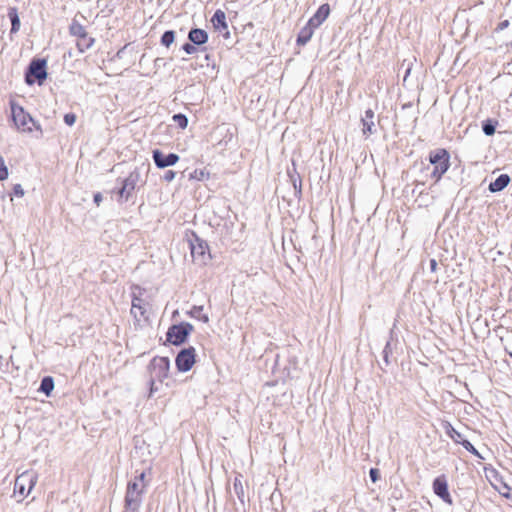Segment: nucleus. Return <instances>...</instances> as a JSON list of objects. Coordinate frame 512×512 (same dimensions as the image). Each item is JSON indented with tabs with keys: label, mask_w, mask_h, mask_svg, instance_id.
Here are the masks:
<instances>
[{
	"label": "nucleus",
	"mask_w": 512,
	"mask_h": 512,
	"mask_svg": "<svg viewBox=\"0 0 512 512\" xmlns=\"http://www.w3.org/2000/svg\"><path fill=\"white\" fill-rule=\"evenodd\" d=\"M10 106L12 120L18 131L30 133L35 129L42 132L41 126L36 123L29 113L24 111L23 107L14 102H11Z\"/></svg>",
	"instance_id": "obj_1"
},
{
	"label": "nucleus",
	"mask_w": 512,
	"mask_h": 512,
	"mask_svg": "<svg viewBox=\"0 0 512 512\" xmlns=\"http://www.w3.org/2000/svg\"><path fill=\"white\" fill-rule=\"evenodd\" d=\"M145 487V483H138V481L128 482L124 499L126 510L131 512H137L139 510Z\"/></svg>",
	"instance_id": "obj_2"
},
{
	"label": "nucleus",
	"mask_w": 512,
	"mask_h": 512,
	"mask_svg": "<svg viewBox=\"0 0 512 512\" xmlns=\"http://www.w3.org/2000/svg\"><path fill=\"white\" fill-rule=\"evenodd\" d=\"M450 155L446 149H436L429 154V162L434 166L431 176L439 181L450 167Z\"/></svg>",
	"instance_id": "obj_3"
},
{
	"label": "nucleus",
	"mask_w": 512,
	"mask_h": 512,
	"mask_svg": "<svg viewBox=\"0 0 512 512\" xmlns=\"http://www.w3.org/2000/svg\"><path fill=\"white\" fill-rule=\"evenodd\" d=\"M47 62L45 59H33L25 73V82L32 85L37 82L42 85L47 78Z\"/></svg>",
	"instance_id": "obj_4"
},
{
	"label": "nucleus",
	"mask_w": 512,
	"mask_h": 512,
	"mask_svg": "<svg viewBox=\"0 0 512 512\" xmlns=\"http://www.w3.org/2000/svg\"><path fill=\"white\" fill-rule=\"evenodd\" d=\"M193 330L194 327L189 322H181L179 324L172 325L168 328L166 340L175 346H180L186 342L188 336Z\"/></svg>",
	"instance_id": "obj_5"
},
{
	"label": "nucleus",
	"mask_w": 512,
	"mask_h": 512,
	"mask_svg": "<svg viewBox=\"0 0 512 512\" xmlns=\"http://www.w3.org/2000/svg\"><path fill=\"white\" fill-rule=\"evenodd\" d=\"M140 182L141 173L138 168H135L122 181V186L117 190L118 202L122 203L128 201Z\"/></svg>",
	"instance_id": "obj_6"
},
{
	"label": "nucleus",
	"mask_w": 512,
	"mask_h": 512,
	"mask_svg": "<svg viewBox=\"0 0 512 512\" xmlns=\"http://www.w3.org/2000/svg\"><path fill=\"white\" fill-rule=\"evenodd\" d=\"M148 369L153 380L163 382L169 375L170 360L168 357H154Z\"/></svg>",
	"instance_id": "obj_7"
},
{
	"label": "nucleus",
	"mask_w": 512,
	"mask_h": 512,
	"mask_svg": "<svg viewBox=\"0 0 512 512\" xmlns=\"http://www.w3.org/2000/svg\"><path fill=\"white\" fill-rule=\"evenodd\" d=\"M37 482V475L31 472H24L17 477L14 485V492L27 496Z\"/></svg>",
	"instance_id": "obj_8"
},
{
	"label": "nucleus",
	"mask_w": 512,
	"mask_h": 512,
	"mask_svg": "<svg viewBox=\"0 0 512 512\" xmlns=\"http://www.w3.org/2000/svg\"><path fill=\"white\" fill-rule=\"evenodd\" d=\"M196 358L195 348L190 346L188 348L182 349L176 356L175 364L179 372H187L189 371L194 363Z\"/></svg>",
	"instance_id": "obj_9"
},
{
	"label": "nucleus",
	"mask_w": 512,
	"mask_h": 512,
	"mask_svg": "<svg viewBox=\"0 0 512 512\" xmlns=\"http://www.w3.org/2000/svg\"><path fill=\"white\" fill-rule=\"evenodd\" d=\"M433 492L437 495L443 502L452 505L453 500L448 490V482L445 476L436 477L433 480Z\"/></svg>",
	"instance_id": "obj_10"
},
{
	"label": "nucleus",
	"mask_w": 512,
	"mask_h": 512,
	"mask_svg": "<svg viewBox=\"0 0 512 512\" xmlns=\"http://www.w3.org/2000/svg\"><path fill=\"white\" fill-rule=\"evenodd\" d=\"M155 165L160 168H166L175 165L179 161V156L175 153L165 155L162 151L156 149L152 153Z\"/></svg>",
	"instance_id": "obj_11"
},
{
	"label": "nucleus",
	"mask_w": 512,
	"mask_h": 512,
	"mask_svg": "<svg viewBox=\"0 0 512 512\" xmlns=\"http://www.w3.org/2000/svg\"><path fill=\"white\" fill-rule=\"evenodd\" d=\"M190 249L195 261L205 262L208 245L204 240L195 236V240L190 242Z\"/></svg>",
	"instance_id": "obj_12"
},
{
	"label": "nucleus",
	"mask_w": 512,
	"mask_h": 512,
	"mask_svg": "<svg viewBox=\"0 0 512 512\" xmlns=\"http://www.w3.org/2000/svg\"><path fill=\"white\" fill-rule=\"evenodd\" d=\"M375 113L372 109H367L361 118L362 133L365 137L376 133V125L374 122Z\"/></svg>",
	"instance_id": "obj_13"
},
{
	"label": "nucleus",
	"mask_w": 512,
	"mask_h": 512,
	"mask_svg": "<svg viewBox=\"0 0 512 512\" xmlns=\"http://www.w3.org/2000/svg\"><path fill=\"white\" fill-rule=\"evenodd\" d=\"M330 14V6L325 3L322 4L315 14L308 20V23L312 28H318L329 16Z\"/></svg>",
	"instance_id": "obj_14"
},
{
	"label": "nucleus",
	"mask_w": 512,
	"mask_h": 512,
	"mask_svg": "<svg viewBox=\"0 0 512 512\" xmlns=\"http://www.w3.org/2000/svg\"><path fill=\"white\" fill-rule=\"evenodd\" d=\"M188 39L194 45H203L208 41V33L200 28H192L188 33Z\"/></svg>",
	"instance_id": "obj_15"
},
{
	"label": "nucleus",
	"mask_w": 512,
	"mask_h": 512,
	"mask_svg": "<svg viewBox=\"0 0 512 512\" xmlns=\"http://www.w3.org/2000/svg\"><path fill=\"white\" fill-rule=\"evenodd\" d=\"M146 309L144 307V301L140 297L136 296L133 293L132 297V306H131V314L135 319L140 320L141 318H145Z\"/></svg>",
	"instance_id": "obj_16"
},
{
	"label": "nucleus",
	"mask_w": 512,
	"mask_h": 512,
	"mask_svg": "<svg viewBox=\"0 0 512 512\" xmlns=\"http://www.w3.org/2000/svg\"><path fill=\"white\" fill-rule=\"evenodd\" d=\"M510 177L508 174L499 175L493 182L489 184V191L492 193L500 192L508 186Z\"/></svg>",
	"instance_id": "obj_17"
},
{
	"label": "nucleus",
	"mask_w": 512,
	"mask_h": 512,
	"mask_svg": "<svg viewBox=\"0 0 512 512\" xmlns=\"http://www.w3.org/2000/svg\"><path fill=\"white\" fill-rule=\"evenodd\" d=\"M316 28H312L310 24L307 22V24L300 30L298 37H297V44L298 45H305L307 44L311 37L314 34Z\"/></svg>",
	"instance_id": "obj_18"
},
{
	"label": "nucleus",
	"mask_w": 512,
	"mask_h": 512,
	"mask_svg": "<svg viewBox=\"0 0 512 512\" xmlns=\"http://www.w3.org/2000/svg\"><path fill=\"white\" fill-rule=\"evenodd\" d=\"M211 21L213 23V26L218 30L227 29L228 27L226 22V15L224 11L220 9L215 11Z\"/></svg>",
	"instance_id": "obj_19"
},
{
	"label": "nucleus",
	"mask_w": 512,
	"mask_h": 512,
	"mask_svg": "<svg viewBox=\"0 0 512 512\" xmlns=\"http://www.w3.org/2000/svg\"><path fill=\"white\" fill-rule=\"evenodd\" d=\"M445 433L457 444H461L465 438L449 422L444 424Z\"/></svg>",
	"instance_id": "obj_20"
},
{
	"label": "nucleus",
	"mask_w": 512,
	"mask_h": 512,
	"mask_svg": "<svg viewBox=\"0 0 512 512\" xmlns=\"http://www.w3.org/2000/svg\"><path fill=\"white\" fill-rule=\"evenodd\" d=\"M241 475L236 476L233 483L234 492L242 505L245 504V491L240 479Z\"/></svg>",
	"instance_id": "obj_21"
},
{
	"label": "nucleus",
	"mask_w": 512,
	"mask_h": 512,
	"mask_svg": "<svg viewBox=\"0 0 512 512\" xmlns=\"http://www.w3.org/2000/svg\"><path fill=\"white\" fill-rule=\"evenodd\" d=\"M93 44H94V38L89 37L88 34H85L84 36L77 38L76 45H77L79 52H81V53H83L86 50H88L89 48H91Z\"/></svg>",
	"instance_id": "obj_22"
},
{
	"label": "nucleus",
	"mask_w": 512,
	"mask_h": 512,
	"mask_svg": "<svg viewBox=\"0 0 512 512\" xmlns=\"http://www.w3.org/2000/svg\"><path fill=\"white\" fill-rule=\"evenodd\" d=\"M188 315L192 318L202 321L203 323L209 322L208 315L203 313V306H193L191 310L188 312Z\"/></svg>",
	"instance_id": "obj_23"
},
{
	"label": "nucleus",
	"mask_w": 512,
	"mask_h": 512,
	"mask_svg": "<svg viewBox=\"0 0 512 512\" xmlns=\"http://www.w3.org/2000/svg\"><path fill=\"white\" fill-rule=\"evenodd\" d=\"M8 17L11 21V33L18 32L20 29V19L15 7L9 9Z\"/></svg>",
	"instance_id": "obj_24"
},
{
	"label": "nucleus",
	"mask_w": 512,
	"mask_h": 512,
	"mask_svg": "<svg viewBox=\"0 0 512 512\" xmlns=\"http://www.w3.org/2000/svg\"><path fill=\"white\" fill-rule=\"evenodd\" d=\"M54 389V380L51 376H45L40 383L39 391L49 396Z\"/></svg>",
	"instance_id": "obj_25"
},
{
	"label": "nucleus",
	"mask_w": 512,
	"mask_h": 512,
	"mask_svg": "<svg viewBox=\"0 0 512 512\" xmlns=\"http://www.w3.org/2000/svg\"><path fill=\"white\" fill-rule=\"evenodd\" d=\"M498 121L494 119H486L482 122V130L486 136H492L496 131Z\"/></svg>",
	"instance_id": "obj_26"
},
{
	"label": "nucleus",
	"mask_w": 512,
	"mask_h": 512,
	"mask_svg": "<svg viewBox=\"0 0 512 512\" xmlns=\"http://www.w3.org/2000/svg\"><path fill=\"white\" fill-rule=\"evenodd\" d=\"M69 32L72 36L77 38L84 36L87 34L86 29L83 25H81L78 21L73 20L70 27Z\"/></svg>",
	"instance_id": "obj_27"
},
{
	"label": "nucleus",
	"mask_w": 512,
	"mask_h": 512,
	"mask_svg": "<svg viewBox=\"0 0 512 512\" xmlns=\"http://www.w3.org/2000/svg\"><path fill=\"white\" fill-rule=\"evenodd\" d=\"M175 40V32L173 30L165 31L161 36V44L169 47Z\"/></svg>",
	"instance_id": "obj_28"
},
{
	"label": "nucleus",
	"mask_w": 512,
	"mask_h": 512,
	"mask_svg": "<svg viewBox=\"0 0 512 512\" xmlns=\"http://www.w3.org/2000/svg\"><path fill=\"white\" fill-rule=\"evenodd\" d=\"M172 119L181 129H185L188 125V118L185 114H174Z\"/></svg>",
	"instance_id": "obj_29"
},
{
	"label": "nucleus",
	"mask_w": 512,
	"mask_h": 512,
	"mask_svg": "<svg viewBox=\"0 0 512 512\" xmlns=\"http://www.w3.org/2000/svg\"><path fill=\"white\" fill-rule=\"evenodd\" d=\"M461 445L468 451L470 452L471 454H473L474 456H476L477 458L479 459H484V457L479 453V451L467 440H463V442L461 443Z\"/></svg>",
	"instance_id": "obj_30"
},
{
	"label": "nucleus",
	"mask_w": 512,
	"mask_h": 512,
	"mask_svg": "<svg viewBox=\"0 0 512 512\" xmlns=\"http://www.w3.org/2000/svg\"><path fill=\"white\" fill-rule=\"evenodd\" d=\"M8 168L5 165L4 158L0 155V181L6 180L8 178Z\"/></svg>",
	"instance_id": "obj_31"
},
{
	"label": "nucleus",
	"mask_w": 512,
	"mask_h": 512,
	"mask_svg": "<svg viewBox=\"0 0 512 512\" xmlns=\"http://www.w3.org/2000/svg\"><path fill=\"white\" fill-rule=\"evenodd\" d=\"M75 121H76V115L74 113H67L64 115V122L68 126L74 125Z\"/></svg>",
	"instance_id": "obj_32"
},
{
	"label": "nucleus",
	"mask_w": 512,
	"mask_h": 512,
	"mask_svg": "<svg viewBox=\"0 0 512 512\" xmlns=\"http://www.w3.org/2000/svg\"><path fill=\"white\" fill-rule=\"evenodd\" d=\"M182 49L189 55L191 54H194L196 51H197V48L195 47V45L191 42V43H185L183 46H182Z\"/></svg>",
	"instance_id": "obj_33"
},
{
	"label": "nucleus",
	"mask_w": 512,
	"mask_h": 512,
	"mask_svg": "<svg viewBox=\"0 0 512 512\" xmlns=\"http://www.w3.org/2000/svg\"><path fill=\"white\" fill-rule=\"evenodd\" d=\"M369 476H370V479L372 480V482H376L378 481L380 475H379V470L376 469V468H371L370 471H369Z\"/></svg>",
	"instance_id": "obj_34"
},
{
	"label": "nucleus",
	"mask_w": 512,
	"mask_h": 512,
	"mask_svg": "<svg viewBox=\"0 0 512 512\" xmlns=\"http://www.w3.org/2000/svg\"><path fill=\"white\" fill-rule=\"evenodd\" d=\"M176 176V173L172 170H167L163 175V180L166 182H171Z\"/></svg>",
	"instance_id": "obj_35"
},
{
	"label": "nucleus",
	"mask_w": 512,
	"mask_h": 512,
	"mask_svg": "<svg viewBox=\"0 0 512 512\" xmlns=\"http://www.w3.org/2000/svg\"><path fill=\"white\" fill-rule=\"evenodd\" d=\"M13 194L17 197H22L24 195V190L20 184H15L13 187Z\"/></svg>",
	"instance_id": "obj_36"
},
{
	"label": "nucleus",
	"mask_w": 512,
	"mask_h": 512,
	"mask_svg": "<svg viewBox=\"0 0 512 512\" xmlns=\"http://www.w3.org/2000/svg\"><path fill=\"white\" fill-rule=\"evenodd\" d=\"M205 174H206V173H205L203 170H200V171L195 170V171H194V174H192V175H191V177H192V178H196V179H198V180H203V179H204V177H205Z\"/></svg>",
	"instance_id": "obj_37"
},
{
	"label": "nucleus",
	"mask_w": 512,
	"mask_h": 512,
	"mask_svg": "<svg viewBox=\"0 0 512 512\" xmlns=\"http://www.w3.org/2000/svg\"><path fill=\"white\" fill-rule=\"evenodd\" d=\"M157 380H153V378L150 377L149 384H150V396L153 395L154 392L158 390V388L155 386V382Z\"/></svg>",
	"instance_id": "obj_38"
},
{
	"label": "nucleus",
	"mask_w": 512,
	"mask_h": 512,
	"mask_svg": "<svg viewBox=\"0 0 512 512\" xmlns=\"http://www.w3.org/2000/svg\"><path fill=\"white\" fill-rule=\"evenodd\" d=\"M509 26V21L508 20H504L502 22H500L498 24V27H497V30H504L505 28H507Z\"/></svg>",
	"instance_id": "obj_39"
},
{
	"label": "nucleus",
	"mask_w": 512,
	"mask_h": 512,
	"mask_svg": "<svg viewBox=\"0 0 512 512\" xmlns=\"http://www.w3.org/2000/svg\"><path fill=\"white\" fill-rule=\"evenodd\" d=\"M144 479H145V472H141L132 481H138V483H144Z\"/></svg>",
	"instance_id": "obj_40"
},
{
	"label": "nucleus",
	"mask_w": 512,
	"mask_h": 512,
	"mask_svg": "<svg viewBox=\"0 0 512 512\" xmlns=\"http://www.w3.org/2000/svg\"><path fill=\"white\" fill-rule=\"evenodd\" d=\"M93 200H94L95 204H96L97 206H99V205H100V202L102 201V195H101V193H99V192H98V193H96V194L94 195Z\"/></svg>",
	"instance_id": "obj_41"
},
{
	"label": "nucleus",
	"mask_w": 512,
	"mask_h": 512,
	"mask_svg": "<svg viewBox=\"0 0 512 512\" xmlns=\"http://www.w3.org/2000/svg\"><path fill=\"white\" fill-rule=\"evenodd\" d=\"M429 264L431 272H435L438 266L437 261L435 259H431Z\"/></svg>",
	"instance_id": "obj_42"
},
{
	"label": "nucleus",
	"mask_w": 512,
	"mask_h": 512,
	"mask_svg": "<svg viewBox=\"0 0 512 512\" xmlns=\"http://www.w3.org/2000/svg\"><path fill=\"white\" fill-rule=\"evenodd\" d=\"M389 346H390V343L388 342L386 344L385 348H384V351H383V353H384V360H385L386 363H388V348H389Z\"/></svg>",
	"instance_id": "obj_43"
},
{
	"label": "nucleus",
	"mask_w": 512,
	"mask_h": 512,
	"mask_svg": "<svg viewBox=\"0 0 512 512\" xmlns=\"http://www.w3.org/2000/svg\"><path fill=\"white\" fill-rule=\"evenodd\" d=\"M292 181H293V185H294L295 190H297L298 193H300L301 192V185L299 186V189H298L297 185H296V180L292 178Z\"/></svg>",
	"instance_id": "obj_44"
},
{
	"label": "nucleus",
	"mask_w": 512,
	"mask_h": 512,
	"mask_svg": "<svg viewBox=\"0 0 512 512\" xmlns=\"http://www.w3.org/2000/svg\"><path fill=\"white\" fill-rule=\"evenodd\" d=\"M205 59L209 60V55L208 54L205 55Z\"/></svg>",
	"instance_id": "obj_45"
},
{
	"label": "nucleus",
	"mask_w": 512,
	"mask_h": 512,
	"mask_svg": "<svg viewBox=\"0 0 512 512\" xmlns=\"http://www.w3.org/2000/svg\"><path fill=\"white\" fill-rule=\"evenodd\" d=\"M510 356L512 357V353H510Z\"/></svg>",
	"instance_id": "obj_46"
}]
</instances>
